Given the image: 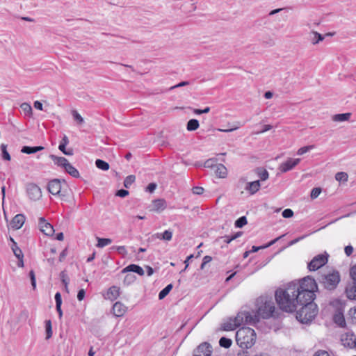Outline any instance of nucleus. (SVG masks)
<instances>
[{
	"instance_id": "0e129e2a",
	"label": "nucleus",
	"mask_w": 356,
	"mask_h": 356,
	"mask_svg": "<svg viewBox=\"0 0 356 356\" xmlns=\"http://www.w3.org/2000/svg\"><path fill=\"white\" fill-rule=\"evenodd\" d=\"M314 356H330L329 353L325 350H318Z\"/></svg>"
},
{
	"instance_id": "bb28decb",
	"label": "nucleus",
	"mask_w": 356,
	"mask_h": 356,
	"mask_svg": "<svg viewBox=\"0 0 356 356\" xmlns=\"http://www.w3.org/2000/svg\"><path fill=\"white\" fill-rule=\"evenodd\" d=\"M350 113L336 114L332 116V120L334 122H344L348 121L350 118Z\"/></svg>"
},
{
	"instance_id": "f8f14e48",
	"label": "nucleus",
	"mask_w": 356,
	"mask_h": 356,
	"mask_svg": "<svg viewBox=\"0 0 356 356\" xmlns=\"http://www.w3.org/2000/svg\"><path fill=\"white\" fill-rule=\"evenodd\" d=\"M212 346L207 342L200 344L193 351V356H211Z\"/></svg>"
},
{
	"instance_id": "a878e982",
	"label": "nucleus",
	"mask_w": 356,
	"mask_h": 356,
	"mask_svg": "<svg viewBox=\"0 0 356 356\" xmlns=\"http://www.w3.org/2000/svg\"><path fill=\"white\" fill-rule=\"evenodd\" d=\"M172 232L170 230H165L163 233H156L152 235L153 238L170 241L172 238Z\"/></svg>"
},
{
	"instance_id": "5701e85b",
	"label": "nucleus",
	"mask_w": 356,
	"mask_h": 356,
	"mask_svg": "<svg viewBox=\"0 0 356 356\" xmlns=\"http://www.w3.org/2000/svg\"><path fill=\"white\" fill-rule=\"evenodd\" d=\"M236 327H237V325L235 323V321H234L233 318H229L227 321H226L221 325L222 330H225V331L234 330Z\"/></svg>"
},
{
	"instance_id": "680f3d73",
	"label": "nucleus",
	"mask_w": 356,
	"mask_h": 356,
	"mask_svg": "<svg viewBox=\"0 0 356 356\" xmlns=\"http://www.w3.org/2000/svg\"><path fill=\"white\" fill-rule=\"evenodd\" d=\"M55 301L56 305H59L62 304L61 295L59 292H57L55 295Z\"/></svg>"
},
{
	"instance_id": "393cba45",
	"label": "nucleus",
	"mask_w": 356,
	"mask_h": 356,
	"mask_svg": "<svg viewBox=\"0 0 356 356\" xmlns=\"http://www.w3.org/2000/svg\"><path fill=\"white\" fill-rule=\"evenodd\" d=\"M241 235V233L238 232L237 234H233L232 236H223L221 237H219L216 239V242L218 243L222 244H228L232 240L236 238L238 236Z\"/></svg>"
},
{
	"instance_id": "c03bdc74",
	"label": "nucleus",
	"mask_w": 356,
	"mask_h": 356,
	"mask_svg": "<svg viewBox=\"0 0 356 356\" xmlns=\"http://www.w3.org/2000/svg\"><path fill=\"white\" fill-rule=\"evenodd\" d=\"M136 277L135 275L131 274H127L124 279V284L127 285H129L135 282Z\"/></svg>"
},
{
	"instance_id": "72a5a7b5",
	"label": "nucleus",
	"mask_w": 356,
	"mask_h": 356,
	"mask_svg": "<svg viewBox=\"0 0 356 356\" xmlns=\"http://www.w3.org/2000/svg\"><path fill=\"white\" fill-rule=\"evenodd\" d=\"M172 284H170L167 285L163 290H161L159 294V300L163 299L172 290Z\"/></svg>"
},
{
	"instance_id": "ea45409f",
	"label": "nucleus",
	"mask_w": 356,
	"mask_h": 356,
	"mask_svg": "<svg viewBox=\"0 0 356 356\" xmlns=\"http://www.w3.org/2000/svg\"><path fill=\"white\" fill-rule=\"evenodd\" d=\"M313 35L311 40L313 44H316L324 39V37L321 34L316 31L313 32Z\"/></svg>"
},
{
	"instance_id": "b1692460",
	"label": "nucleus",
	"mask_w": 356,
	"mask_h": 356,
	"mask_svg": "<svg viewBox=\"0 0 356 356\" xmlns=\"http://www.w3.org/2000/svg\"><path fill=\"white\" fill-rule=\"evenodd\" d=\"M44 149V147L43 146H24L22 147L21 152L24 154H31L43 150Z\"/></svg>"
},
{
	"instance_id": "13d9d810",
	"label": "nucleus",
	"mask_w": 356,
	"mask_h": 356,
	"mask_svg": "<svg viewBox=\"0 0 356 356\" xmlns=\"http://www.w3.org/2000/svg\"><path fill=\"white\" fill-rule=\"evenodd\" d=\"M157 185L155 183H150L146 188V191L149 193H153L156 188Z\"/></svg>"
},
{
	"instance_id": "774afa93",
	"label": "nucleus",
	"mask_w": 356,
	"mask_h": 356,
	"mask_svg": "<svg viewBox=\"0 0 356 356\" xmlns=\"http://www.w3.org/2000/svg\"><path fill=\"white\" fill-rule=\"evenodd\" d=\"M350 314L351 315L353 320L356 322V307L350 310Z\"/></svg>"
},
{
	"instance_id": "864d4df0",
	"label": "nucleus",
	"mask_w": 356,
	"mask_h": 356,
	"mask_svg": "<svg viewBox=\"0 0 356 356\" xmlns=\"http://www.w3.org/2000/svg\"><path fill=\"white\" fill-rule=\"evenodd\" d=\"M210 111V108L209 107H206L204 108V109H194L193 111V113L196 115H201V114H203V113H207Z\"/></svg>"
},
{
	"instance_id": "6e6d98bb",
	"label": "nucleus",
	"mask_w": 356,
	"mask_h": 356,
	"mask_svg": "<svg viewBox=\"0 0 356 356\" xmlns=\"http://www.w3.org/2000/svg\"><path fill=\"white\" fill-rule=\"evenodd\" d=\"M98 243L97 245H108L111 243V240L105 238H97Z\"/></svg>"
},
{
	"instance_id": "8fccbe9b",
	"label": "nucleus",
	"mask_w": 356,
	"mask_h": 356,
	"mask_svg": "<svg viewBox=\"0 0 356 356\" xmlns=\"http://www.w3.org/2000/svg\"><path fill=\"white\" fill-rule=\"evenodd\" d=\"M258 176L261 181H265L268 178L269 174L266 170H263L258 172Z\"/></svg>"
},
{
	"instance_id": "a18cd8bd",
	"label": "nucleus",
	"mask_w": 356,
	"mask_h": 356,
	"mask_svg": "<svg viewBox=\"0 0 356 356\" xmlns=\"http://www.w3.org/2000/svg\"><path fill=\"white\" fill-rule=\"evenodd\" d=\"M74 120L76 121L79 124L83 123L84 120L81 115L75 110L72 112Z\"/></svg>"
},
{
	"instance_id": "6ab92c4d",
	"label": "nucleus",
	"mask_w": 356,
	"mask_h": 356,
	"mask_svg": "<svg viewBox=\"0 0 356 356\" xmlns=\"http://www.w3.org/2000/svg\"><path fill=\"white\" fill-rule=\"evenodd\" d=\"M152 210L160 212L166 208V202L163 199H156L152 202Z\"/></svg>"
},
{
	"instance_id": "5fc2aeb1",
	"label": "nucleus",
	"mask_w": 356,
	"mask_h": 356,
	"mask_svg": "<svg viewBox=\"0 0 356 356\" xmlns=\"http://www.w3.org/2000/svg\"><path fill=\"white\" fill-rule=\"evenodd\" d=\"M129 195V191L125 189H120L116 192V195L120 197H125Z\"/></svg>"
},
{
	"instance_id": "c9c22d12",
	"label": "nucleus",
	"mask_w": 356,
	"mask_h": 356,
	"mask_svg": "<svg viewBox=\"0 0 356 356\" xmlns=\"http://www.w3.org/2000/svg\"><path fill=\"white\" fill-rule=\"evenodd\" d=\"M219 344L221 347L228 348L232 346V341L226 337H221L219 341Z\"/></svg>"
},
{
	"instance_id": "37998d69",
	"label": "nucleus",
	"mask_w": 356,
	"mask_h": 356,
	"mask_svg": "<svg viewBox=\"0 0 356 356\" xmlns=\"http://www.w3.org/2000/svg\"><path fill=\"white\" fill-rule=\"evenodd\" d=\"M20 107L25 115H31L32 113V108L29 104L26 102L22 103Z\"/></svg>"
},
{
	"instance_id": "c85d7f7f",
	"label": "nucleus",
	"mask_w": 356,
	"mask_h": 356,
	"mask_svg": "<svg viewBox=\"0 0 356 356\" xmlns=\"http://www.w3.org/2000/svg\"><path fill=\"white\" fill-rule=\"evenodd\" d=\"M334 321L336 324H337L340 327H343L346 325V321H345L344 316L340 312H338L334 314Z\"/></svg>"
},
{
	"instance_id": "9b49d317",
	"label": "nucleus",
	"mask_w": 356,
	"mask_h": 356,
	"mask_svg": "<svg viewBox=\"0 0 356 356\" xmlns=\"http://www.w3.org/2000/svg\"><path fill=\"white\" fill-rule=\"evenodd\" d=\"M38 226L40 230L44 234L48 236H54V227L49 222H48L44 217H41L39 218Z\"/></svg>"
},
{
	"instance_id": "7ed1b4c3",
	"label": "nucleus",
	"mask_w": 356,
	"mask_h": 356,
	"mask_svg": "<svg viewBox=\"0 0 356 356\" xmlns=\"http://www.w3.org/2000/svg\"><path fill=\"white\" fill-rule=\"evenodd\" d=\"M236 341L241 348H250L256 342V333L250 327H243L236 332Z\"/></svg>"
},
{
	"instance_id": "a19ab883",
	"label": "nucleus",
	"mask_w": 356,
	"mask_h": 356,
	"mask_svg": "<svg viewBox=\"0 0 356 356\" xmlns=\"http://www.w3.org/2000/svg\"><path fill=\"white\" fill-rule=\"evenodd\" d=\"M247 218L245 216H241L238 218L234 223L236 227L241 228L247 224Z\"/></svg>"
},
{
	"instance_id": "9d476101",
	"label": "nucleus",
	"mask_w": 356,
	"mask_h": 356,
	"mask_svg": "<svg viewBox=\"0 0 356 356\" xmlns=\"http://www.w3.org/2000/svg\"><path fill=\"white\" fill-rule=\"evenodd\" d=\"M26 193L29 199L33 201H37L42 197L40 188L35 184L29 183L26 187Z\"/></svg>"
},
{
	"instance_id": "3c124183",
	"label": "nucleus",
	"mask_w": 356,
	"mask_h": 356,
	"mask_svg": "<svg viewBox=\"0 0 356 356\" xmlns=\"http://www.w3.org/2000/svg\"><path fill=\"white\" fill-rule=\"evenodd\" d=\"M29 277L31 279V285L33 286V289H35V287H36V280H35V273H34V271L33 270H31L29 272Z\"/></svg>"
},
{
	"instance_id": "dca6fc26",
	"label": "nucleus",
	"mask_w": 356,
	"mask_h": 356,
	"mask_svg": "<svg viewBox=\"0 0 356 356\" xmlns=\"http://www.w3.org/2000/svg\"><path fill=\"white\" fill-rule=\"evenodd\" d=\"M128 272H134L140 276H143L145 274L143 268L136 264H130L122 270V273Z\"/></svg>"
},
{
	"instance_id": "de8ad7c7",
	"label": "nucleus",
	"mask_w": 356,
	"mask_h": 356,
	"mask_svg": "<svg viewBox=\"0 0 356 356\" xmlns=\"http://www.w3.org/2000/svg\"><path fill=\"white\" fill-rule=\"evenodd\" d=\"M321 188H317V187L314 188L311 191V194H310L311 198L316 199V197H318V195L321 194Z\"/></svg>"
},
{
	"instance_id": "39448f33",
	"label": "nucleus",
	"mask_w": 356,
	"mask_h": 356,
	"mask_svg": "<svg viewBox=\"0 0 356 356\" xmlns=\"http://www.w3.org/2000/svg\"><path fill=\"white\" fill-rule=\"evenodd\" d=\"M317 279L326 289L333 290L340 282V275L338 271L332 270L321 274Z\"/></svg>"
},
{
	"instance_id": "c756f323",
	"label": "nucleus",
	"mask_w": 356,
	"mask_h": 356,
	"mask_svg": "<svg viewBox=\"0 0 356 356\" xmlns=\"http://www.w3.org/2000/svg\"><path fill=\"white\" fill-rule=\"evenodd\" d=\"M215 172L220 178H224L227 176V170L222 164H219L216 166Z\"/></svg>"
},
{
	"instance_id": "20e7f679",
	"label": "nucleus",
	"mask_w": 356,
	"mask_h": 356,
	"mask_svg": "<svg viewBox=\"0 0 356 356\" xmlns=\"http://www.w3.org/2000/svg\"><path fill=\"white\" fill-rule=\"evenodd\" d=\"M256 305L257 313L253 316H257L258 320L259 318H268L271 317L275 309L274 302L264 297L257 298Z\"/></svg>"
},
{
	"instance_id": "a211bd4d",
	"label": "nucleus",
	"mask_w": 356,
	"mask_h": 356,
	"mask_svg": "<svg viewBox=\"0 0 356 356\" xmlns=\"http://www.w3.org/2000/svg\"><path fill=\"white\" fill-rule=\"evenodd\" d=\"M49 157L54 161V164L62 168L63 169H64L67 164L69 163L67 159L63 156H57L54 154H50Z\"/></svg>"
},
{
	"instance_id": "603ef678",
	"label": "nucleus",
	"mask_w": 356,
	"mask_h": 356,
	"mask_svg": "<svg viewBox=\"0 0 356 356\" xmlns=\"http://www.w3.org/2000/svg\"><path fill=\"white\" fill-rule=\"evenodd\" d=\"M282 216L285 218H289L293 216V211L291 209H286L282 211Z\"/></svg>"
},
{
	"instance_id": "4be33fe9",
	"label": "nucleus",
	"mask_w": 356,
	"mask_h": 356,
	"mask_svg": "<svg viewBox=\"0 0 356 356\" xmlns=\"http://www.w3.org/2000/svg\"><path fill=\"white\" fill-rule=\"evenodd\" d=\"M13 252L15 257L18 259V263L17 266L19 267H23L24 266V254L22 251V250L19 248V246H13Z\"/></svg>"
},
{
	"instance_id": "f704fd0d",
	"label": "nucleus",
	"mask_w": 356,
	"mask_h": 356,
	"mask_svg": "<svg viewBox=\"0 0 356 356\" xmlns=\"http://www.w3.org/2000/svg\"><path fill=\"white\" fill-rule=\"evenodd\" d=\"M1 153H2V158L3 159L6 161H10L11 159L10 155L7 151V145L6 144H1L0 146Z\"/></svg>"
},
{
	"instance_id": "2f4dec72",
	"label": "nucleus",
	"mask_w": 356,
	"mask_h": 356,
	"mask_svg": "<svg viewBox=\"0 0 356 356\" xmlns=\"http://www.w3.org/2000/svg\"><path fill=\"white\" fill-rule=\"evenodd\" d=\"M60 277L61 282H63V284L65 286V291L67 292H68V284H69L70 279H69V277L65 270L60 272Z\"/></svg>"
},
{
	"instance_id": "69168bd1",
	"label": "nucleus",
	"mask_w": 356,
	"mask_h": 356,
	"mask_svg": "<svg viewBox=\"0 0 356 356\" xmlns=\"http://www.w3.org/2000/svg\"><path fill=\"white\" fill-rule=\"evenodd\" d=\"M353 252V246H346L345 247V253L347 256H350Z\"/></svg>"
},
{
	"instance_id": "4c0bfd02",
	"label": "nucleus",
	"mask_w": 356,
	"mask_h": 356,
	"mask_svg": "<svg viewBox=\"0 0 356 356\" xmlns=\"http://www.w3.org/2000/svg\"><path fill=\"white\" fill-rule=\"evenodd\" d=\"M46 339H49L52 336L51 322L50 320L45 321Z\"/></svg>"
},
{
	"instance_id": "e433bc0d",
	"label": "nucleus",
	"mask_w": 356,
	"mask_h": 356,
	"mask_svg": "<svg viewBox=\"0 0 356 356\" xmlns=\"http://www.w3.org/2000/svg\"><path fill=\"white\" fill-rule=\"evenodd\" d=\"M348 174L344 172H339L335 175L336 180L340 182H346L348 181Z\"/></svg>"
},
{
	"instance_id": "412c9836",
	"label": "nucleus",
	"mask_w": 356,
	"mask_h": 356,
	"mask_svg": "<svg viewBox=\"0 0 356 356\" xmlns=\"http://www.w3.org/2000/svg\"><path fill=\"white\" fill-rule=\"evenodd\" d=\"M346 296L350 300L356 299V282L348 284L346 288Z\"/></svg>"
},
{
	"instance_id": "09e8293b",
	"label": "nucleus",
	"mask_w": 356,
	"mask_h": 356,
	"mask_svg": "<svg viewBox=\"0 0 356 356\" xmlns=\"http://www.w3.org/2000/svg\"><path fill=\"white\" fill-rule=\"evenodd\" d=\"M267 246H252L251 250L246 251L243 254V257L246 258L250 252H256L261 248H266Z\"/></svg>"
},
{
	"instance_id": "0eeeda50",
	"label": "nucleus",
	"mask_w": 356,
	"mask_h": 356,
	"mask_svg": "<svg viewBox=\"0 0 356 356\" xmlns=\"http://www.w3.org/2000/svg\"><path fill=\"white\" fill-rule=\"evenodd\" d=\"M243 185L244 190L250 195H254L261 188L260 180L247 182L246 178L241 177L238 180V186L242 188Z\"/></svg>"
},
{
	"instance_id": "7c9ffc66",
	"label": "nucleus",
	"mask_w": 356,
	"mask_h": 356,
	"mask_svg": "<svg viewBox=\"0 0 356 356\" xmlns=\"http://www.w3.org/2000/svg\"><path fill=\"white\" fill-rule=\"evenodd\" d=\"M200 126L199 121L196 119H191L187 122L186 128L188 131H195Z\"/></svg>"
},
{
	"instance_id": "4468645a",
	"label": "nucleus",
	"mask_w": 356,
	"mask_h": 356,
	"mask_svg": "<svg viewBox=\"0 0 356 356\" xmlns=\"http://www.w3.org/2000/svg\"><path fill=\"white\" fill-rule=\"evenodd\" d=\"M341 341L346 347L353 348L356 345V339L353 333L346 332L341 334Z\"/></svg>"
},
{
	"instance_id": "4d7b16f0",
	"label": "nucleus",
	"mask_w": 356,
	"mask_h": 356,
	"mask_svg": "<svg viewBox=\"0 0 356 356\" xmlns=\"http://www.w3.org/2000/svg\"><path fill=\"white\" fill-rule=\"evenodd\" d=\"M204 188L201 186H194L192 188V191L194 194L196 195H202L204 192Z\"/></svg>"
},
{
	"instance_id": "6e6552de",
	"label": "nucleus",
	"mask_w": 356,
	"mask_h": 356,
	"mask_svg": "<svg viewBox=\"0 0 356 356\" xmlns=\"http://www.w3.org/2000/svg\"><path fill=\"white\" fill-rule=\"evenodd\" d=\"M233 318L237 327L240 326L243 323L254 324L258 322L257 316H252V314L247 311H242L238 312L237 315Z\"/></svg>"
},
{
	"instance_id": "79ce46f5",
	"label": "nucleus",
	"mask_w": 356,
	"mask_h": 356,
	"mask_svg": "<svg viewBox=\"0 0 356 356\" xmlns=\"http://www.w3.org/2000/svg\"><path fill=\"white\" fill-rule=\"evenodd\" d=\"M315 146L312 145H307V146H304V147H300L298 152H297V154L298 155H303L304 154L309 152L310 150L314 149Z\"/></svg>"
},
{
	"instance_id": "cd10ccee",
	"label": "nucleus",
	"mask_w": 356,
	"mask_h": 356,
	"mask_svg": "<svg viewBox=\"0 0 356 356\" xmlns=\"http://www.w3.org/2000/svg\"><path fill=\"white\" fill-rule=\"evenodd\" d=\"M65 171L73 177L77 178L79 177V171L72 165L68 163L64 168Z\"/></svg>"
},
{
	"instance_id": "e2e57ef3",
	"label": "nucleus",
	"mask_w": 356,
	"mask_h": 356,
	"mask_svg": "<svg viewBox=\"0 0 356 356\" xmlns=\"http://www.w3.org/2000/svg\"><path fill=\"white\" fill-rule=\"evenodd\" d=\"M85 294H86V292H85L84 289L79 290L78 292V294H77V299L79 301H81L82 300H83V298L85 297Z\"/></svg>"
},
{
	"instance_id": "423d86ee",
	"label": "nucleus",
	"mask_w": 356,
	"mask_h": 356,
	"mask_svg": "<svg viewBox=\"0 0 356 356\" xmlns=\"http://www.w3.org/2000/svg\"><path fill=\"white\" fill-rule=\"evenodd\" d=\"M48 191L53 195L59 197L63 200L67 196V186L65 181L62 184L60 180L54 179L48 182Z\"/></svg>"
},
{
	"instance_id": "ddd939ff",
	"label": "nucleus",
	"mask_w": 356,
	"mask_h": 356,
	"mask_svg": "<svg viewBox=\"0 0 356 356\" xmlns=\"http://www.w3.org/2000/svg\"><path fill=\"white\" fill-rule=\"evenodd\" d=\"M301 159H291L289 158L285 162H283L280 164L279 167V170L280 172L285 173L288 171L291 170L294 167H296L300 162Z\"/></svg>"
},
{
	"instance_id": "2eb2a0df",
	"label": "nucleus",
	"mask_w": 356,
	"mask_h": 356,
	"mask_svg": "<svg viewBox=\"0 0 356 356\" xmlns=\"http://www.w3.org/2000/svg\"><path fill=\"white\" fill-rule=\"evenodd\" d=\"M25 222V216L23 214H17L10 222V227L17 230L20 229Z\"/></svg>"
},
{
	"instance_id": "473e14b6",
	"label": "nucleus",
	"mask_w": 356,
	"mask_h": 356,
	"mask_svg": "<svg viewBox=\"0 0 356 356\" xmlns=\"http://www.w3.org/2000/svg\"><path fill=\"white\" fill-rule=\"evenodd\" d=\"M95 165L97 168L102 170H107L109 169V164L102 159H97L95 161Z\"/></svg>"
},
{
	"instance_id": "1a4fd4ad",
	"label": "nucleus",
	"mask_w": 356,
	"mask_h": 356,
	"mask_svg": "<svg viewBox=\"0 0 356 356\" xmlns=\"http://www.w3.org/2000/svg\"><path fill=\"white\" fill-rule=\"evenodd\" d=\"M327 254H320L314 257L309 263L308 268L309 270H316L327 262Z\"/></svg>"
},
{
	"instance_id": "bf43d9fd",
	"label": "nucleus",
	"mask_w": 356,
	"mask_h": 356,
	"mask_svg": "<svg viewBox=\"0 0 356 356\" xmlns=\"http://www.w3.org/2000/svg\"><path fill=\"white\" fill-rule=\"evenodd\" d=\"M350 275L351 278L356 282V265L353 266L350 270Z\"/></svg>"
},
{
	"instance_id": "f3484780",
	"label": "nucleus",
	"mask_w": 356,
	"mask_h": 356,
	"mask_svg": "<svg viewBox=\"0 0 356 356\" xmlns=\"http://www.w3.org/2000/svg\"><path fill=\"white\" fill-rule=\"evenodd\" d=\"M127 311V307L121 302H116L113 307V314L117 317L122 316Z\"/></svg>"
},
{
	"instance_id": "aec40b11",
	"label": "nucleus",
	"mask_w": 356,
	"mask_h": 356,
	"mask_svg": "<svg viewBox=\"0 0 356 356\" xmlns=\"http://www.w3.org/2000/svg\"><path fill=\"white\" fill-rule=\"evenodd\" d=\"M120 295V288L116 286H113L110 287L106 294V298L114 300H115Z\"/></svg>"
},
{
	"instance_id": "58836bf2",
	"label": "nucleus",
	"mask_w": 356,
	"mask_h": 356,
	"mask_svg": "<svg viewBox=\"0 0 356 356\" xmlns=\"http://www.w3.org/2000/svg\"><path fill=\"white\" fill-rule=\"evenodd\" d=\"M136 177L134 175H129L124 180V186L127 188H130L132 184L135 181Z\"/></svg>"
},
{
	"instance_id": "338daca9",
	"label": "nucleus",
	"mask_w": 356,
	"mask_h": 356,
	"mask_svg": "<svg viewBox=\"0 0 356 356\" xmlns=\"http://www.w3.org/2000/svg\"><path fill=\"white\" fill-rule=\"evenodd\" d=\"M34 107L38 110L42 111V104L39 101H35L34 102Z\"/></svg>"
},
{
	"instance_id": "f257e3e1",
	"label": "nucleus",
	"mask_w": 356,
	"mask_h": 356,
	"mask_svg": "<svg viewBox=\"0 0 356 356\" xmlns=\"http://www.w3.org/2000/svg\"><path fill=\"white\" fill-rule=\"evenodd\" d=\"M307 280H314L307 276L301 280L289 283L285 289H278L275 292V300L280 308L286 312H294L301 299L307 297L310 300L311 292L306 286Z\"/></svg>"
},
{
	"instance_id": "f03ea898",
	"label": "nucleus",
	"mask_w": 356,
	"mask_h": 356,
	"mask_svg": "<svg viewBox=\"0 0 356 356\" xmlns=\"http://www.w3.org/2000/svg\"><path fill=\"white\" fill-rule=\"evenodd\" d=\"M309 282L306 284V286H308L309 291L311 292L309 298L310 300H307V297L302 298L298 305L302 306L297 313V318L303 323H306L309 321H312L317 314V306L313 302L315 298V292L318 289V286L315 280H307Z\"/></svg>"
},
{
	"instance_id": "49530a36",
	"label": "nucleus",
	"mask_w": 356,
	"mask_h": 356,
	"mask_svg": "<svg viewBox=\"0 0 356 356\" xmlns=\"http://www.w3.org/2000/svg\"><path fill=\"white\" fill-rule=\"evenodd\" d=\"M66 145L64 144H59L58 149L61 151L64 154L67 156H71L73 154V150L72 149L66 150Z\"/></svg>"
},
{
	"instance_id": "052dcab7",
	"label": "nucleus",
	"mask_w": 356,
	"mask_h": 356,
	"mask_svg": "<svg viewBox=\"0 0 356 356\" xmlns=\"http://www.w3.org/2000/svg\"><path fill=\"white\" fill-rule=\"evenodd\" d=\"M305 237H306V236H302L300 237H297V238L290 241L289 242H288L287 245H295L296 243L300 242L301 239H302Z\"/></svg>"
}]
</instances>
